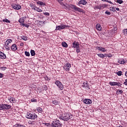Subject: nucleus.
<instances>
[{"mask_svg": "<svg viewBox=\"0 0 127 127\" xmlns=\"http://www.w3.org/2000/svg\"><path fill=\"white\" fill-rule=\"evenodd\" d=\"M31 102H36V99H31Z\"/></svg>", "mask_w": 127, "mask_h": 127, "instance_id": "de8ad7c7", "label": "nucleus"}, {"mask_svg": "<svg viewBox=\"0 0 127 127\" xmlns=\"http://www.w3.org/2000/svg\"><path fill=\"white\" fill-rule=\"evenodd\" d=\"M109 85H110V86H118L119 87H121L122 83L117 82H110Z\"/></svg>", "mask_w": 127, "mask_h": 127, "instance_id": "9b49d317", "label": "nucleus"}, {"mask_svg": "<svg viewBox=\"0 0 127 127\" xmlns=\"http://www.w3.org/2000/svg\"><path fill=\"white\" fill-rule=\"evenodd\" d=\"M102 1H107V0H101Z\"/></svg>", "mask_w": 127, "mask_h": 127, "instance_id": "680f3d73", "label": "nucleus"}, {"mask_svg": "<svg viewBox=\"0 0 127 127\" xmlns=\"http://www.w3.org/2000/svg\"><path fill=\"white\" fill-rule=\"evenodd\" d=\"M82 86L83 87H85L86 88H88V89H90V86H89V83H88V81L84 82Z\"/></svg>", "mask_w": 127, "mask_h": 127, "instance_id": "a211bd4d", "label": "nucleus"}, {"mask_svg": "<svg viewBox=\"0 0 127 127\" xmlns=\"http://www.w3.org/2000/svg\"><path fill=\"white\" fill-rule=\"evenodd\" d=\"M123 33L124 34V35H127V29L124 30Z\"/></svg>", "mask_w": 127, "mask_h": 127, "instance_id": "473e14b6", "label": "nucleus"}, {"mask_svg": "<svg viewBox=\"0 0 127 127\" xmlns=\"http://www.w3.org/2000/svg\"><path fill=\"white\" fill-rule=\"evenodd\" d=\"M34 9L35 10H36H36H37V8H34Z\"/></svg>", "mask_w": 127, "mask_h": 127, "instance_id": "052dcab7", "label": "nucleus"}, {"mask_svg": "<svg viewBox=\"0 0 127 127\" xmlns=\"http://www.w3.org/2000/svg\"><path fill=\"white\" fill-rule=\"evenodd\" d=\"M50 103L54 107L57 106V105H59V102L57 101V100L52 97L50 98Z\"/></svg>", "mask_w": 127, "mask_h": 127, "instance_id": "423d86ee", "label": "nucleus"}, {"mask_svg": "<svg viewBox=\"0 0 127 127\" xmlns=\"http://www.w3.org/2000/svg\"><path fill=\"white\" fill-rule=\"evenodd\" d=\"M26 117L27 119H30V120H35L37 119V115L35 114L28 113L27 115H26Z\"/></svg>", "mask_w": 127, "mask_h": 127, "instance_id": "20e7f679", "label": "nucleus"}, {"mask_svg": "<svg viewBox=\"0 0 127 127\" xmlns=\"http://www.w3.org/2000/svg\"><path fill=\"white\" fill-rule=\"evenodd\" d=\"M36 11H38V12H42V10L41 9L38 8L37 7V10Z\"/></svg>", "mask_w": 127, "mask_h": 127, "instance_id": "c9c22d12", "label": "nucleus"}, {"mask_svg": "<svg viewBox=\"0 0 127 127\" xmlns=\"http://www.w3.org/2000/svg\"><path fill=\"white\" fill-rule=\"evenodd\" d=\"M44 90H47V86H45Z\"/></svg>", "mask_w": 127, "mask_h": 127, "instance_id": "13d9d810", "label": "nucleus"}, {"mask_svg": "<svg viewBox=\"0 0 127 127\" xmlns=\"http://www.w3.org/2000/svg\"><path fill=\"white\" fill-rule=\"evenodd\" d=\"M8 101H9V102L10 103H13V102L15 101V99L13 97H9L8 98Z\"/></svg>", "mask_w": 127, "mask_h": 127, "instance_id": "412c9836", "label": "nucleus"}, {"mask_svg": "<svg viewBox=\"0 0 127 127\" xmlns=\"http://www.w3.org/2000/svg\"><path fill=\"white\" fill-rule=\"evenodd\" d=\"M52 127H62V124L59 120L54 121L51 125Z\"/></svg>", "mask_w": 127, "mask_h": 127, "instance_id": "7ed1b4c3", "label": "nucleus"}, {"mask_svg": "<svg viewBox=\"0 0 127 127\" xmlns=\"http://www.w3.org/2000/svg\"><path fill=\"white\" fill-rule=\"evenodd\" d=\"M45 21H43V23H44V24H45Z\"/></svg>", "mask_w": 127, "mask_h": 127, "instance_id": "e2e57ef3", "label": "nucleus"}, {"mask_svg": "<svg viewBox=\"0 0 127 127\" xmlns=\"http://www.w3.org/2000/svg\"><path fill=\"white\" fill-rule=\"evenodd\" d=\"M5 49L7 50H10V48H9V47H8V46H5Z\"/></svg>", "mask_w": 127, "mask_h": 127, "instance_id": "c03bdc74", "label": "nucleus"}, {"mask_svg": "<svg viewBox=\"0 0 127 127\" xmlns=\"http://www.w3.org/2000/svg\"><path fill=\"white\" fill-rule=\"evenodd\" d=\"M21 39H23L25 41H26V40H27V37L25 36H23L21 37Z\"/></svg>", "mask_w": 127, "mask_h": 127, "instance_id": "7c9ffc66", "label": "nucleus"}, {"mask_svg": "<svg viewBox=\"0 0 127 127\" xmlns=\"http://www.w3.org/2000/svg\"><path fill=\"white\" fill-rule=\"evenodd\" d=\"M19 22L21 23V25L22 26H24V18H20L19 20Z\"/></svg>", "mask_w": 127, "mask_h": 127, "instance_id": "2eb2a0df", "label": "nucleus"}, {"mask_svg": "<svg viewBox=\"0 0 127 127\" xmlns=\"http://www.w3.org/2000/svg\"><path fill=\"white\" fill-rule=\"evenodd\" d=\"M37 111L38 112H39V113H41V112H43V110L42 109V108H40V107H38L37 109Z\"/></svg>", "mask_w": 127, "mask_h": 127, "instance_id": "c85d7f7f", "label": "nucleus"}, {"mask_svg": "<svg viewBox=\"0 0 127 127\" xmlns=\"http://www.w3.org/2000/svg\"><path fill=\"white\" fill-rule=\"evenodd\" d=\"M64 0H57V1L60 3V4H63V3L62 1H63Z\"/></svg>", "mask_w": 127, "mask_h": 127, "instance_id": "ea45409f", "label": "nucleus"}, {"mask_svg": "<svg viewBox=\"0 0 127 127\" xmlns=\"http://www.w3.org/2000/svg\"><path fill=\"white\" fill-rule=\"evenodd\" d=\"M69 27H70V26L68 25H64V24H62L61 25L57 26L55 30H62V29H65V28Z\"/></svg>", "mask_w": 127, "mask_h": 127, "instance_id": "39448f33", "label": "nucleus"}, {"mask_svg": "<svg viewBox=\"0 0 127 127\" xmlns=\"http://www.w3.org/2000/svg\"><path fill=\"white\" fill-rule=\"evenodd\" d=\"M0 78H2V73H0Z\"/></svg>", "mask_w": 127, "mask_h": 127, "instance_id": "864d4df0", "label": "nucleus"}, {"mask_svg": "<svg viewBox=\"0 0 127 127\" xmlns=\"http://www.w3.org/2000/svg\"><path fill=\"white\" fill-rule=\"evenodd\" d=\"M98 50H99V51H102V52H106L107 51V50H106V49L104 48H102V47H98Z\"/></svg>", "mask_w": 127, "mask_h": 127, "instance_id": "5701e85b", "label": "nucleus"}, {"mask_svg": "<svg viewBox=\"0 0 127 127\" xmlns=\"http://www.w3.org/2000/svg\"><path fill=\"white\" fill-rule=\"evenodd\" d=\"M107 2H109V3H111V4H113V2L111 1H109V0H106Z\"/></svg>", "mask_w": 127, "mask_h": 127, "instance_id": "09e8293b", "label": "nucleus"}, {"mask_svg": "<svg viewBox=\"0 0 127 127\" xmlns=\"http://www.w3.org/2000/svg\"><path fill=\"white\" fill-rule=\"evenodd\" d=\"M96 29H97V30H99V31H101V30H102V27L101 26V25L100 24H97Z\"/></svg>", "mask_w": 127, "mask_h": 127, "instance_id": "4be33fe9", "label": "nucleus"}, {"mask_svg": "<svg viewBox=\"0 0 127 127\" xmlns=\"http://www.w3.org/2000/svg\"><path fill=\"white\" fill-rule=\"evenodd\" d=\"M24 26H25V27H27V28H28V27H29V25L28 24H24Z\"/></svg>", "mask_w": 127, "mask_h": 127, "instance_id": "8fccbe9b", "label": "nucleus"}, {"mask_svg": "<svg viewBox=\"0 0 127 127\" xmlns=\"http://www.w3.org/2000/svg\"><path fill=\"white\" fill-rule=\"evenodd\" d=\"M118 63L119 64H125L126 63V61L124 59H120L118 61Z\"/></svg>", "mask_w": 127, "mask_h": 127, "instance_id": "6ab92c4d", "label": "nucleus"}, {"mask_svg": "<svg viewBox=\"0 0 127 127\" xmlns=\"http://www.w3.org/2000/svg\"><path fill=\"white\" fill-rule=\"evenodd\" d=\"M3 22H6V23H10V21H9V20L8 19H3L2 20Z\"/></svg>", "mask_w": 127, "mask_h": 127, "instance_id": "c756f323", "label": "nucleus"}, {"mask_svg": "<svg viewBox=\"0 0 127 127\" xmlns=\"http://www.w3.org/2000/svg\"><path fill=\"white\" fill-rule=\"evenodd\" d=\"M125 76L127 77V71L125 73Z\"/></svg>", "mask_w": 127, "mask_h": 127, "instance_id": "4d7b16f0", "label": "nucleus"}, {"mask_svg": "<svg viewBox=\"0 0 127 127\" xmlns=\"http://www.w3.org/2000/svg\"><path fill=\"white\" fill-rule=\"evenodd\" d=\"M123 93H124V91L121 89H118L116 92L117 95H121V94H123Z\"/></svg>", "mask_w": 127, "mask_h": 127, "instance_id": "393cba45", "label": "nucleus"}, {"mask_svg": "<svg viewBox=\"0 0 127 127\" xmlns=\"http://www.w3.org/2000/svg\"><path fill=\"white\" fill-rule=\"evenodd\" d=\"M35 6V5H34V4H33V3H31L30 4V7H31V8H32Z\"/></svg>", "mask_w": 127, "mask_h": 127, "instance_id": "a19ab883", "label": "nucleus"}, {"mask_svg": "<svg viewBox=\"0 0 127 127\" xmlns=\"http://www.w3.org/2000/svg\"><path fill=\"white\" fill-rule=\"evenodd\" d=\"M31 56H35V51L33 50H31Z\"/></svg>", "mask_w": 127, "mask_h": 127, "instance_id": "cd10ccee", "label": "nucleus"}, {"mask_svg": "<svg viewBox=\"0 0 127 127\" xmlns=\"http://www.w3.org/2000/svg\"><path fill=\"white\" fill-rule=\"evenodd\" d=\"M9 44V43H8L6 41L5 43V46H8V45Z\"/></svg>", "mask_w": 127, "mask_h": 127, "instance_id": "49530a36", "label": "nucleus"}, {"mask_svg": "<svg viewBox=\"0 0 127 127\" xmlns=\"http://www.w3.org/2000/svg\"><path fill=\"white\" fill-rule=\"evenodd\" d=\"M40 23H43V21H40Z\"/></svg>", "mask_w": 127, "mask_h": 127, "instance_id": "bf43d9fd", "label": "nucleus"}, {"mask_svg": "<svg viewBox=\"0 0 127 127\" xmlns=\"http://www.w3.org/2000/svg\"><path fill=\"white\" fill-rule=\"evenodd\" d=\"M23 43H21L20 45V46H23Z\"/></svg>", "mask_w": 127, "mask_h": 127, "instance_id": "5fc2aeb1", "label": "nucleus"}, {"mask_svg": "<svg viewBox=\"0 0 127 127\" xmlns=\"http://www.w3.org/2000/svg\"><path fill=\"white\" fill-rule=\"evenodd\" d=\"M116 10H118V11H119V10H120V8H116Z\"/></svg>", "mask_w": 127, "mask_h": 127, "instance_id": "6e6d98bb", "label": "nucleus"}, {"mask_svg": "<svg viewBox=\"0 0 127 127\" xmlns=\"http://www.w3.org/2000/svg\"><path fill=\"white\" fill-rule=\"evenodd\" d=\"M55 84L57 85V86L59 88L60 90H62L64 88L63 84H62V83H61L60 81L58 80L56 81Z\"/></svg>", "mask_w": 127, "mask_h": 127, "instance_id": "6e6552de", "label": "nucleus"}, {"mask_svg": "<svg viewBox=\"0 0 127 127\" xmlns=\"http://www.w3.org/2000/svg\"><path fill=\"white\" fill-rule=\"evenodd\" d=\"M11 49L13 51H16L17 50V47L16 44H13L11 47Z\"/></svg>", "mask_w": 127, "mask_h": 127, "instance_id": "f3484780", "label": "nucleus"}, {"mask_svg": "<svg viewBox=\"0 0 127 127\" xmlns=\"http://www.w3.org/2000/svg\"><path fill=\"white\" fill-rule=\"evenodd\" d=\"M12 7L14 9H16V10H18L19 9H21V6H20V5L17 4H13L12 5Z\"/></svg>", "mask_w": 127, "mask_h": 127, "instance_id": "9d476101", "label": "nucleus"}, {"mask_svg": "<svg viewBox=\"0 0 127 127\" xmlns=\"http://www.w3.org/2000/svg\"><path fill=\"white\" fill-rule=\"evenodd\" d=\"M97 56L100 58H105L106 57V56L103 54H97Z\"/></svg>", "mask_w": 127, "mask_h": 127, "instance_id": "a878e982", "label": "nucleus"}, {"mask_svg": "<svg viewBox=\"0 0 127 127\" xmlns=\"http://www.w3.org/2000/svg\"><path fill=\"white\" fill-rule=\"evenodd\" d=\"M1 110H4L3 109V104H0V111H1Z\"/></svg>", "mask_w": 127, "mask_h": 127, "instance_id": "4c0bfd02", "label": "nucleus"}, {"mask_svg": "<svg viewBox=\"0 0 127 127\" xmlns=\"http://www.w3.org/2000/svg\"><path fill=\"white\" fill-rule=\"evenodd\" d=\"M117 2H118L120 4H122V3L124 2V1H123L122 0H117Z\"/></svg>", "mask_w": 127, "mask_h": 127, "instance_id": "2f4dec72", "label": "nucleus"}, {"mask_svg": "<svg viewBox=\"0 0 127 127\" xmlns=\"http://www.w3.org/2000/svg\"><path fill=\"white\" fill-rule=\"evenodd\" d=\"M123 72H122V71H119L117 72V74L118 75V76H121Z\"/></svg>", "mask_w": 127, "mask_h": 127, "instance_id": "f704fd0d", "label": "nucleus"}, {"mask_svg": "<svg viewBox=\"0 0 127 127\" xmlns=\"http://www.w3.org/2000/svg\"><path fill=\"white\" fill-rule=\"evenodd\" d=\"M83 102L84 104H86V105H90L92 103V100L89 99H85L83 100Z\"/></svg>", "mask_w": 127, "mask_h": 127, "instance_id": "4468645a", "label": "nucleus"}, {"mask_svg": "<svg viewBox=\"0 0 127 127\" xmlns=\"http://www.w3.org/2000/svg\"><path fill=\"white\" fill-rule=\"evenodd\" d=\"M72 47L73 48H75L77 53H80L81 52V49H80V46H79V43L76 41H74L72 43Z\"/></svg>", "mask_w": 127, "mask_h": 127, "instance_id": "f03ea898", "label": "nucleus"}, {"mask_svg": "<svg viewBox=\"0 0 127 127\" xmlns=\"http://www.w3.org/2000/svg\"><path fill=\"white\" fill-rule=\"evenodd\" d=\"M70 68H71V64L69 63H67L64 66V70H65V71H70Z\"/></svg>", "mask_w": 127, "mask_h": 127, "instance_id": "1a4fd4ad", "label": "nucleus"}, {"mask_svg": "<svg viewBox=\"0 0 127 127\" xmlns=\"http://www.w3.org/2000/svg\"><path fill=\"white\" fill-rule=\"evenodd\" d=\"M71 8L72 9H74L75 11H78V12H83V11H84V10H83V9L78 7L75 5H71Z\"/></svg>", "mask_w": 127, "mask_h": 127, "instance_id": "0eeeda50", "label": "nucleus"}, {"mask_svg": "<svg viewBox=\"0 0 127 127\" xmlns=\"http://www.w3.org/2000/svg\"><path fill=\"white\" fill-rule=\"evenodd\" d=\"M37 4H40V5H43V6H45L46 4V3H44L43 2L40 1H37Z\"/></svg>", "mask_w": 127, "mask_h": 127, "instance_id": "bb28decb", "label": "nucleus"}, {"mask_svg": "<svg viewBox=\"0 0 127 127\" xmlns=\"http://www.w3.org/2000/svg\"><path fill=\"white\" fill-rule=\"evenodd\" d=\"M45 126H47V127H48L50 126V124L49 123H45Z\"/></svg>", "mask_w": 127, "mask_h": 127, "instance_id": "3c124183", "label": "nucleus"}, {"mask_svg": "<svg viewBox=\"0 0 127 127\" xmlns=\"http://www.w3.org/2000/svg\"><path fill=\"white\" fill-rule=\"evenodd\" d=\"M105 14H108V15H111V12H110L109 11H106Z\"/></svg>", "mask_w": 127, "mask_h": 127, "instance_id": "79ce46f5", "label": "nucleus"}, {"mask_svg": "<svg viewBox=\"0 0 127 127\" xmlns=\"http://www.w3.org/2000/svg\"><path fill=\"white\" fill-rule=\"evenodd\" d=\"M34 8H37V7H36V6L35 5L33 8H32V9H34Z\"/></svg>", "mask_w": 127, "mask_h": 127, "instance_id": "603ef678", "label": "nucleus"}, {"mask_svg": "<svg viewBox=\"0 0 127 127\" xmlns=\"http://www.w3.org/2000/svg\"><path fill=\"white\" fill-rule=\"evenodd\" d=\"M72 115L66 113L63 116L60 117L59 119L60 120H63V121H64V122H67V121H69L70 119H72Z\"/></svg>", "mask_w": 127, "mask_h": 127, "instance_id": "f257e3e1", "label": "nucleus"}, {"mask_svg": "<svg viewBox=\"0 0 127 127\" xmlns=\"http://www.w3.org/2000/svg\"><path fill=\"white\" fill-rule=\"evenodd\" d=\"M44 14L45 15H47V16H49L50 14L49 13H48V12H45V13H44Z\"/></svg>", "mask_w": 127, "mask_h": 127, "instance_id": "a18cd8bd", "label": "nucleus"}, {"mask_svg": "<svg viewBox=\"0 0 127 127\" xmlns=\"http://www.w3.org/2000/svg\"><path fill=\"white\" fill-rule=\"evenodd\" d=\"M6 41L8 42V43H11V42H12V40L10 39H8Z\"/></svg>", "mask_w": 127, "mask_h": 127, "instance_id": "58836bf2", "label": "nucleus"}, {"mask_svg": "<svg viewBox=\"0 0 127 127\" xmlns=\"http://www.w3.org/2000/svg\"><path fill=\"white\" fill-rule=\"evenodd\" d=\"M25 55H26V56H30V54L29 53V52H28L27 51H25Z\"/></svg>", "mask_w": 127, "mask_h": 127, "instance_id": "72a5a7b5", "label": "nucleus"}, {"mask_svg": "<svg viewBox=\"0 0 127 127\" xmlns=\"http://www.w3.org/2000/svg\"><path fill=\"white\" fill-rule=\"evenodd\" d=\"M6 69H7V67H0V69L2 70V71H4V70H5Z\"/></svg>", "mask_w": 127, "mask_h": 127, "instance_id": "e433bc0d", "label": "nucleus"}, {"mask_svg": "<svg viewBox=\"0 0 127 127\" xmlns=\"http://www.w3.org/2000/svg\"><path fill=\"white\" fill-rule=\"evenodd\" d=\"M104 7L103 5H95L94 6V8L96 9H102V8Z\"/></svg>", "mask_w": 127, "mask_h": 127, "instance_id": "aec40b11", "label": "nucleus"}, {"mask_svg": "<svg viewBox=\"0 0 127 127\" xmlns=\"http://www.w3.org/2000/svg\"><path fill=\"white\" fill-rule=\"evenodd\" d=\"M3 110H9V109L11 108V106L8 104H3Z\"/></svg>", "mask_w": 127, "mask_h": 127, "instance_id": "ddd939ff", "label": "nucleus"}, {"mask_svg": "<svg viewBox=\"0 0 127 127\" xmlns=\"http://www.w3.org/2000/svg\"><path fill=\"white\" fill-rule=\"evenodd\" d=\"M124 85H125V86H127V79L125 80V82H124Z\"/></svg>", "mask_w": 127, "mask_h": 127, "instance_id": "37998d69", "label": "nucleus"}, {"mask_svg": "<svg viewBox=\"0 0 127 127\" xmlns=\"http://www.w3.org/2000/svg\"><path fill=\"white\" fill-rule=\"evenodd\" d=\"M87 3H88V2L86 0H80L78 2V4H82V5H85V4H87Z\"/></svg>", "mask_w": 127, "mask_h": 127, "instance_id": "f8f14e48", "label": "nucleus"}, {"mask_svg": "<svg viewBox=\"0 0 127 127\" xmlns=\"http://www.w3.org/2000/svg\"><path fill=\"white\" fill-rule=\"evenodd\" d=\"M62 46H63V47H64L65 48H67V47H68V44L65 42H63L62 43Z\"/></svg>", "mask_w": 127, "mask_h": 127, "instance_id": "b1692460", "label": "nucleus"}, {"mask_svg": "<svg viewBox=\"0 0 127 127\" xmlns=\"http://www.w3.org/2000/svg\"><path fill=\"white\" fill-rule=\"evenodd\" d=\"M0 58L1 59H5V58H6V56H5V54H4V53L0 52Z\"/></svg>", "mask_w": 127, "mask_h": 127, "instance_id": "dca6fc26", "label": "nucleus"}]
</instances>
